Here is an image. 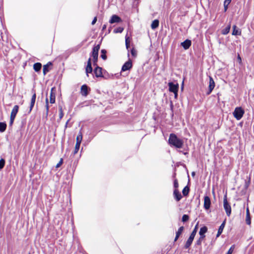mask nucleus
<instances>
[{"instance_id":"473e14b6","label":"nucleus","mask_w":254,"mask_h":254,"mask_svg":"<svg viewBox=\"0 0 254 254\" xmlns=\"http://www.w3.org/2000/svg\"><path fill=\"white\" fill-rule=\"evenodd\" d=\"M231 1V0H225L224 1V7H225V11L227 10V6L230 4Z\"/></svg>"},{"instance_id":"3c124183","label":"nucleus","mask_w":254,"mask_h":254,"mask_svg":"<svg viewBox=\"0 0 254 254\" xmlns=\"http://www.w3.org/2000/svg\"><path fill=\"white\" fill-rule=\"evenodd\" d=\"M68 122H69V120H68V121H67V122L66 123L65 127H67V124H68Z\"/></svg>"},{"instance_id":"7c9ffc66","label":"nucleus","mask_w":254,"mask_h":254,"mask_svg":"<svg viewBox=\"0 0 254 254\" xmlns=\"http://www.w3.org/2000/svg\"><path fill=\"white\" fill-rule=\"evenodd\" d=\"M197 225H196L194 228V229H193V230L192 231V232H191L190 236L191 237H192L193 238H194L196 234V232H197Z\"/></svg>"},{"instance_id":"20e7f679","label":"nucleus","mask_w":254,"mask_h":254,"mask_svg":"<svg viewBox=\"0 0 254 254\" xmlns=\"http://www.w3.org/2000/svg\"><path fill=\"white\" fill-rule=\"evenodd\" d=\"M168 86L169 88V91L171 92L174 93L175 94V98H176L178 95L179 84L178 83L175 84L173 82H169L168 83Z\"/></svg>"},{"instance_id":"a878e982","label":"nucleus","mask_w":254,"mask_h":254,"mask_svg":"<svg viewBox=\"0 0 254 254\" xmlns=\"http://www.w3.org/2000/svg\"><path fill=\"white\" fill-rule=\"evenodd\" d=\"M82 139V134L81 132H79V134L76 137V143L80 144Z\"/></svg>"},{"instance_id":"37998d69","label":"nucleus","mask_w":254,"mask_h":254,"mask_svg":"<svg viewBox=\"0 0 254 254\" xmlns=\"http://www.w3.org/2000/svg\"><path fill=\"white\" fill-rule=\"evenodd\" d=\"M46 114H48L49 107V105H48V99L47 98L46 99Z\"/></svg>"},{"instance_id":"393cba45","label":"nucleus","mask_w":254,"mask_h":254,"mask_svg":"<svg viewBox=\"0 0 254 254\" xmlns=\"http://www.w3.org/2000/svg\"><path fill=\"white\" fill-rule=\"evenodd\" d=\"M207 228L206 226H204L200 228V231L199 232V234L200 236H204V234L207 232Z\"/></svg>"},{"instance_id":"2eb2a0df","label":"nucleus","mask_w":254,"mask_h":254,"mask_svg":"<svg viewBox=\"0 0 254 254\" xmlns=\"http://www.w3.org/2000/svg\"><path fill=\"white\" fill-rule=\"evenodd\" d=\"M36 94L35 93H34L33 94V95H32V97L31 98V102H30V110H29V113L31 112V111H32L33 107H34V105L35 104V100H36Z\"/></svg>"},{"instance_id":"72a5a7b5","label":"nucleus","mask_w":254,"mask_h":254,"mask_svg":"<svg viewBox=\"0 0 254 254\" xmlns=\"http://www.w3.org/2000/svg\"><path fill=\"white\" fill-rule=\"evenodd\" d=\"M106 52L105 50H102V51H101L102 55H101V57L104 60H106V59H107V56L106 55Z\"/></svg>"},{"instance_id":"603ef678","label":"nucleus","mask_w":254,"mask_h":254,"mask_svg":"<svg viewBox=\"0 0 254 254\" xmlns=\"http://www.w3.org/2000/svg\"><path fill=\"white\" fill-rule=\"evenodd\" d=\"M191 175H192V176H194L195 175V173L194 172H192L191 173Z\"/></svg>"},{"instance_id":"423d86ee","label":"nucleus","mask_w":254,"mask_h":254,"mask_svg":"<svg viewBox=\"0 0 254 254\" xmlns=\"http://www.w3.org/2000/svg\"><path fill=\"white\" fill-rule=\"evenodd\" d=\"M18 109H19L18 106L15 105L12 110V111H11V114H10V125H12V124L13 123V121L16 117V115L18 112Z\"/></svg>"},{"instance_id":"c9c22d12","label":"nucleus","mask_w":254,"mask_h":254,"mask_svg":"<svg viewBox=\"0 0 254 254\" xmlns=\"http://www.w3.org/2000/svg\"><path fill=\"white\" fill-rule=\"evenodd\" d=\"M189 219V216L188 215L184 214L182 217V221L185 222L187 221Z\"/></svg>"},{"instance_id":"9d476101","label":"nucleus","mask_w":254,"mask_h":254,"mask_svg":"<svg viewBox=\"0 0 254 254\" xmlns=\"http://www.w3.org/2000/svg\"><path fill=\"white\" fill-rule=\"evenodd\" d=\"M215 84L214 82V80L213 79L212 77L211 76H209V91L208 92V94H209L213 89H214L215 87Z\"/></svg>"},{"instance_id":"09e8293b","label":"nucleus","mask_w":254,"mask_h":254,"mask_svg":"<svg viewBox=\"0 0 254 254\" xmlns=\"http://www.w3.org/2000/svg\"><path fill=\"white\" fill-rule=\"evenodd\" d=\"M246 215H247V216L250 215V211H249V208H247V210H246Z\"/></svg>"},{"instance_id":"b1692460","label":"nucleus","mask_w":254,"mask_h":254,"mask_svg":"<svg viewBox=\"0 0 254 254\" xmlns=\"http://www.w3.org/2000/svg\"><path fill=\"white\" fill-rule=\"evenodd\" d=\"M159 22L158 20L156 19L153 21L151 25V28L152 29H155L157 28L159 26Z\"/></svg>"},{"instance_id":"6ab92c4d","label":"nucleus","mask_w":254,"mask_h":254,"mask_svg":"<svg viewBox=\"0 0 254 254\" xmlns=\"http://www.w3.org/2000/svg\"><path fill=\"white\" fill-rule=\"evenodd\" d=\"M194 239V238L191 236H190L189 239H188L187 241L186 242V243L185 245V248L186 249L189 248L190 246L191 245L192 242Z\"/></svg>"},{"instance_id":"6e6552de","label":"nucleus","mask_w":254,"mask_h":254,"mask_svg":"<svg viewBox=\"0 0 254 254\" xmlns=\"http://www.w3.org/2000/svg\"><path fill=\"white\" fill-rule=\"evenodd\" d=\"M211 204L210 198L208 196H205L204 197V207L205 209H209Z\"/></svg>"},{"instance_id":"4468645a","label":"nucleus","mask_w":254,"mask_h":254,"mask_svg":"<svg viewBox=\"0 0 254 254\" xmlns=\"http://www.w3.org/2000/svg\"><path fill=\"white\" fill-rule=\"evenodd\" d=\"M54 90L55 88H52L51 90L50 96V103L51 104H53L55 102V93L54 92Z\"/></svg>"},{"instance_id":"de8ad7c7","label":"nucleus","mask_w":254,"mask_h":254,"mask_svg":"<svg viewBox=\"0 0 254 254\" xmlns=\"http://www.w3.org/2000/svg\"><path fill=\"white\" fill-rule=\"evenodd\" d=\"M237 59H238V61H239V63L241 64L242 63V60H241V58L240 57V55H238Z\"/></svg>"},{"instance_id":"e433bc0d","label":"nucleus","mask_w":254,"mask_h":254,"mask_svg":"<svg viewBox=\"0 0 254 254\" xmlns=\"http://www.w3.org/2000/svg\"><path fill=\"white\" fill-rule=\"evenodd\" d=\"M5 164V160L3 159H1L0 160V169H1L3 168Z\"/></svg>"},{"instance_id":"dca6fc26","label":"nucleus","mask_w":254,"mask_h":254,"mask_svg":"<svg viewBox=\"0 0 254 254\" xmlns=\"http://www.w3.org/2000/svg\"><path fill=\"white\" fill-rule=\"evenodd\" d=\"M81 94L84 96H86L88 94V87L86 85H83L81 87Z\"/></svg>"},{"instance_id":"f03ea898","label":"nucleus","mask_w":254,"mask_h":254,"mask_svg":"<svg viewBox=\"0 0 254 254\" xmlns=\"http://www.w3.org/2000/svg\"><path fill=\"white\" fill-rule=\"evenodd\" d=\"M99 49H100V46L99 45L95 46L93 48L92 56L93 58V64L94 65L97 64L98 57V52H99Z\"/></svg>"},{"instance_id":"f3484780","label":"nucleus","mask_w":254,"mask_h":254,"mask_svg":"<svg viewBox=\"0 0 254 254\" xmlns=\"http://www.w3.org/2000/svg\"><path fill=\"white\" fill-rule=\"evenodd\" d=\"M174 195L177 201H179L182 197L181 194L177 189L174 190Z\"/></svg>"},{"instance_id":"f704fd0d","label":"nucleus","mask_w":254,"mask_h":254,"mask_svg":"<svg viewBox=\"0 0 254 254\" xmlns=\"http://www.w3.org/2000/svg\"><path fill=\"white\" fill-rule=\"evenodd\" d=\"M126 46L127 49H128L129 47V37L126 36Z\"/></svg>"},{"instance_id":"864d4df0","label":"nucleus","mask_w":254,"mask_h":254,"mask_svg":"<svg viewBox=\"0 0 254 254\" xmlns=\"http://www.w3.org/2000/svg\"><path fill=\"white\" fill-rule=\"evenodd\" d=\"M184 85V82L182 83V86H183Z\"/></svg>"},{"instance_id":"39448f33","label":"nucleus","mask_w":254,"mask_h":254,"mask_svg":"<svg viewBox=\"0 0 254 254\" xmlns=\"http://www.w3.org/2000/svg\"><path fill=\"white\" fill-rule=\"evenodd\" d=\"M224 208L225 210L226 214L228 216H229L231 213V207L230 205L227 201V195H225L224 197L223 200Z\"/></svg>"},{"instance_id":"f8f14e48","label":"nucleus","mask_w":254,"mask_h":254,"mask_svg":"<svg viewBox=\"0 0 254 254\" xmlns=\"http://www.w3.org/2000/svg\"><path fill=\"white\" fill-rule=\"evenodd\" d=\"M122 21V20L120 17H119L117 15H113L111 19L109 21V22L111 24L114 23H119Z\"/></svg>"},{"instance_id":"79ce46f5","label":"nucleus","mask_w":254,"mask_h":254,"mask_svg":"<svg viewBox=\"0 0 254 254\" xmlns=\"http://www.w3.org/2000/svg\"><path fill=\"white\" fill-rule=\"evenodd\" d=\"M204 236H200L199 239L197 241L196 243L197 245H199L201 244L202 241L203 240Z\"/></svg>"},{"instance_id":"aec40b11","label":"nucleus","mask_w":254,"mask_h":254,"mask_svg":"<svg viewBox=\"0 0 254 254\" xmlns=\"http://www.w3.org/2000/svg\"><path fill=\"white\" fill-rule=\"evenodd\" d=\"M184 228L183 226H181L179 228L178 231L176 232V237L175 238L174 241L176 242L178 239L179 237L182 233V232L184 230Z\"/></svg>"},{"instance_id":"a18cd8bd","label":"nucleus","mask_w":254,"mask_h":254,"mask_svg":"<svg viewBox=\"0 0 254 254\" xmlns=\"http://www.w3.org/2000/svg\"><path fill=\"white\" fill-rule=\"evenodd\" d=\"M174 187L176 188V189H177V188L179 186L178 183V182H177V181L176 180H175V181L174 182Z\"/></svg>"},{"instance_id":"0eeeda50","label":"nucleus","mask_w":254,"mask_h":254,"mask_svg":"<svg viewBox=\"0 0 254 254\" xmlns=\"http://www.w3.org/2000/svg\"><path fill=\"white\" fill-rule=\"evenodd\" d=\"M132 64L130 60L126 62L123 65L122 70L123 71L130 69L132 67Z\"/></svg>"},{"instance_id":"ea45409f","label":"nucleus","mask_w":254,"mask_h":254,"mask_svg":"<svg viewBox=\"0 0 254 254\" xmlns=\"http://www.w3.org/2000/svg\"><path fill=\"white\" fill-rule=\"evenodd\" d=\"M131 54L134 57H135L137 55V52L133 48L131 50Z\"/></svg>"},{"instance_id":"4c0bfd02","label":"nucleus","mask_w":254,"mask_h":254,"mask_svg":"<svg viewBox=\"0 0 254 254\" xmlns=\"http://www.w3.org/2000/svg\"><path fill=\"white\" fill-rule=\"evenodd\" d=\"M80 144H78L76 143L75 146V148H74V154H76V153H77V152L79 150V147H80Z\"/></svg>"},{"instance_id":"58836bf2","label":"nucleus","mask_w":254,"mask_h":254,"mask_svg":"<svg viewBox=\"0 0 254 254\" xmlns=\"http://www.w3.org/2000/svg\"><path fill=\"white\" fill-rule=\"evenodd\" d=\"M246 222L248 225H250L251 223L250 215L247 216L246 218Z\"/></svg>"},{"instance_id":"2f4dec72","label":"nucleus","mask_w":254,"mask_h":254,"mask_svg":"<svg viewBox=\"0 0 254 254\" xmlns=\"http://www.w3.org/2000/svg\"><path fill=\"white\" fill-rule=\"evenodd\" d=\"M123 30H124V28L123 27H119L117 28V29H114V32L115 33H122Z\"/></svg>"},{"instance_id":"c85d7f7f","label":"nucleus","mask_w":254,"mask_h":254,"mask_svg":"<svg viewBox=\"0 0 254 254\" xmlns=\"http://www.w3.org/2000/svg\"><path fill=\"white\" fill-rule=\"evenodd\" d=\"M189 192V188L188 187H185L183 190V193L184 195L186 196L188 194Z\"/></svg>"},{"instance_id":"cd10ccee","label":"nucleus","mask_w":254,"mask_h":254,"mask_svg":"<svg viewBox=\"0 0 254 254\" xmlns=\"http://www.w3.org/2000/svg\"><path fill=\"white\" fill-rule=\"evenodd\" d=\"M6 125L5 123H0V132H3L5 129H6Z\"/></svg>"},{"instance_id":"f257e3e1","label":"nucleus","mask_w":254,"mask_h":254,"mask_svg":"<svg viewBox=\"0 0 254 254\" xmlns=\"http://www.w3.org/2000/svg\"><path fill=\"white\" fill-rule=\"evenodd\" d=\"M169 143L176 148H181L183 147L184 142L183 141L179 138L176 134L171 133L170 134Z\"/></svg>"},{"instance_id":"412c9836","label":"nucleus","mask_w":254,"mask_h":254,"mask_svg":"<svg viewBox=\"0 0 254 254\" xmlns=\"http://www.w3.org/2000/svg\"><path fill=\"white\" fill-rule=\"evenodd\" d=\"M225 221H224L221 224L220 226L219 227V229L218 230V232H217V235H216L217 237H218L221 234V233H222L223 230V229L224 228V227H225Z\"/></svg>"},{"instance_id":"c756f323","label":"nucleus","mask_w":254,"mask_h":254,"mask_svg":"<svg viewBox=\"0 0 254 254\" xmlns=\"http://www.w3.org/2000/svg\"><path fill=\"white\" fill-rule=\"evenodd\" d=\"M59 111H60L59 119H60V120H61L63 118L64 114V112L63 111L62 107L59 106Z\"/></svg>"},{"instance_id":"8fccbe9b","label":"nucleus","mask_w":254,"mask_h":254,"mask_svg":"<svg viewBox=\"0 0 254 254\" xmlns=\"http://www.w3.org/2000/svg\"><path fill=\"white\" fill-rule=\"evenodd\" d=\"M106 28V25H104L102 27V30H104Z\"/></svg>"},{"instance_id":"c03bdc74","label":"nucleus","mask_w":254,"mask_h":254,"mask_svg":"<svg viewBox=\"0 0 254 254\" xmlns=\"http://www.w3.org/2000/svg\"><path fill=\"white\" fill-rule=\"evenodd\" d=\"M63 159L62 158H61V159H60V160L59 162L57 164V165H56V167L57 168H58L60 167L62 165V164H63Z\"/></svg>"},{"instance_id":"ddd939ff","label":"nucleus","mask_w":254,"mask_h":254,"mask_svg":"<svg viewBox=\"0 0 254 254\" xmlns=\"http://www.w3.org/2000/svg\"><path fill=\"white\" fill-rule=\"evenodd\" d=\"M191 41L188 39L186 40L185 41L181 43V46H182L185 50L188 49L191 46Z\"/></svg>"},{"instance_id":"1a4fd4ad","label":"nucleus","mask_w":254,"mask_h":254,"mask_svg":"<svg viewBox=\"0 0 254 254\" xmlns=\"http://www.w3.org/2000/svg\"><path fill=\"white\" fill-rule=\"evenodd\" d=\"M102 68L99 66H97L94 70V72L95 73V76L97 77H103L102 72Z\"/></svg>"},{"instance_id":"5701e85b","label":"nucleus","mask_w":254,"mask_h":254,"mask_svg":"<svg viewBox=\"0 0 254 254\" xmlns=\"http://www.w3.org/2000/svg\"><path fill=\"white\" fill-rule=\"evenodd\" d=\"M41 67H42V64H40L39 63H37L33 65L34 69L36 72L40 71L41 68Z\"/></svg>"},{"instance_id":"49530a36","label":"nucleus","mask_w":254,"mask_h":254,"mask_svg":"<svg viewBox=\"0 0 254 254\" xmlns=\"http://www.w3.org/2000/svg\"><path fill=\"white\" fill-rule=\"evenodd\" d=\"M96 21H97V17H95L92 22V24L94 25L96 22Z\"/></svg>"},{"instance_id":"a19ab883","label":"nucleus","mask_w":254,"mask_h":254,"mask_svg":"<svg viewBox=\"0 0 254 254\" xmlns=\"http://www.w3.org/2000/svg\"><path fill=\"white\" fill-rule=\"evenodd\" d=\"M234 249V246L233 245L231 247V248L229 249V250H228V251L226 254H232V253L233 252Z\"/></svg>"},{"instance_id":"bb28decb","label":"nucleus","mask_w":254,"mask_h":254,"mask_svg":"<svg viewBox=\"0 0 254 254\" xmlns=\"http://www.w3.org/2000/svg\"><path fill=\"white\" fill-rule=\"evenodd\" d=\"M230 28L231 25L229 24L226 28L222 30V34L223 35L227 34L229 32Z\"/></svg>"},{"instance_id":"9b49d317","label":"nucleus","mask_w":254,"mask_h":254,"mask_svg":"<svg viewBox=\"0 0 254 254\" xmlns=\"http://www.w3.org/2000/svg\"><path fill=\"white\" fill-rule=\"evenodd\" d=\"M92 67L91 66V58H89L87 62V65L86 67V73L87 76H88V73H91L92 72Z\"/></svg>"},{"instance_id":"7ed1b4c3","label":"nucleus","mask_w":254,"mask_h":254,"mask_svg":"<svg viewBox=\"0 0 254 254\" xmlns=\"http://www.w3.org/2000/svg\"><path fill=\"white\" fill-rule=\"evenodd\" d=\"M244 114V111L241 107L236 108L233 112L234 117L238 120H240L242 118Z\"/></svg>"},{"instance_id":"4be33fe9","label":"nucleus","mask_w":254,"mask_h":254,"mask_svg":"<svg viewBox=\"0 0 254 254\" xmlns=\"http://www.w3.org/2000/svg\"><path fill=\"white\" fill-rule=\"evenodd\" d=\"M51 65L52 63L49 62L43 66V72L44 75H45L49 71V66Z\"/></svg>"},{"instance_id":"a211bd4d","label":"nucleus","mask_w":254,"mask_h":254,"mask_svg":"<svg viewBox=\"0 0 254 254\" xmlns=\"http://www.w3.org/2000/svg\"><path fill=\"white\" fill-rule=\"evenodd\" d=\"M241 33L240 30L236 26H233L232 35H240Z\"/></svg>"}]
</instances>
